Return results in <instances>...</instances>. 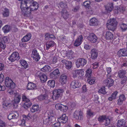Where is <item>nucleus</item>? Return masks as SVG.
I'll list each match as a JSON object with an SVG mask.
<instances>
[{
  "mask_svg": "<svg viewBox=\"0 0 127 127\" xmlns=\"http://www.w3.org/2000/svg\"><path fill=\"white\" fill-rule=\"evenodd\" d=\"M117 24V22L114 18L109 20L107 23V27L108 30L114 31L116 29Z\"/></svg>",
  "mask_w": 127,
  "mask_h": 127,
  "instance_id": "f257e3e1",
  "label": "nucleus"
},
{
  "mask_svg": "<svg viewBox=\"0 0 127 127\" xmlns=\"http://www.w3.org/2000/svg\"><path fill=\"white\" fill-rule=\"evenodd\" d=\"M64 92V90L62 89L54 90L53 92V95L52 96L53 99L54 100L58 99L62 96V94Z\"/></svg>",
  "mask_w": 127,
  "mask_h": 127,
  "instance_id": "f03ea898",
  "label": "nucleus"
},
{
  "mask_svg": "<svg viewBox=\"0 0 127 127\" xmlns=\"http://www.w3.org/2000/svg\"><path fill=\"white\" fill-rule=\"evenodd\" d=\"M21 8L22 14L25 17H28L30 16L31 14V12L32 11L30 8L28 7H24L22 8L21 6Z\"/></svg>",
  "mask_w": 127,
  "mask_h": 127,
  "instance_id": "7ed1b4c3",
  "label": "nucleus"
},
{
  "mask_svg": "<svg viewBox=\"0 0 127 127\" xmlns=\"http://www.w3.org/2000/svg\"><path fill=\"white\" fill-rule=\"evenodd\" d=\"M14 97L12 101L14 106L15 108L17 107V104L19 103L21 99V96L20 94L16 93H14Z\"/></svg>",
  "mask_w": 127,
  "mask_h": 127,
  "instance_id": "20e7f679",
  "label": "nucleus"
},
{
  "mask_svg": "<svg viewBox=\"0 0 127 127\" xmlns=\"http://www.w3.org/2000/svg\"><path fill=\"white\" fill-rule=\"evenodd\" d=\"M35 76L40 78V81L42 83L45 82L47 79L46 75L40 71H37L36 74Z\"/></svg>",
  "mask_w": 127,
  "mask_h": 127,
  "instance_id": "39448f33",
  "label": "nucleus"
},
{
  "mask_svg": "<svg viewBox=\"0 0 127 127\" xmlns=\"http://www.w3.org/2000/svg\"><path fill=\"white\" fill-rule=\"evenodd\" d=\"M86 63V60L84 58H79L76 62V65L78 68L83 67Z\"/></svg>",
  "mask_w": 127,
  "mask_h": 127,
  "instance_id": "423d86ee",
  "label": "nucleus"
},
{
  "mask_svg": "<svg viewBox=\"0 0 127 127\" xmlns=\"http://www.w3.org/2000/svg\"><path fill=\"white\" fill-rule=\"evenodd\" d=\"M5 84L7 87L13 89L15 87V84L11 79L9 77H7L5 79Z\"/></svg>",
  "mask_w": 127,
  "mask_h": 127,
  "instance_id": "0eeeda50",
  "label": "nucleus"
},
{
  "mask_svg": "<svg viewBox=\"0 0 127 127\" xmlns=\"http://www.w3.org/2000/svg\"><path fill=\"white\" fill-rule=\"evenodd\" d=\"M31 57L33 58V60L36 62H38L40 59V56L39 53L35 49H33L32 50Z\"/></svg>",
  "mask_w": 127,
  "mask_h": 127,
  "instance_id": "6e6552de",
  "label": "nucleus"
},
{
  "mask_svg": "<svg viewBox=\"0 0 127 127\" xmlns=\"http://www.w3.org/2000/svg\"><path fill=\"white\" fill-rule=\"evenodd\" d=\"M20 58L17 52H14L8 58V59L11 62H13L15 60H18Z\"/></svg>",
  "mask_w": 127,
  "mask_h": 127,
  "instance_id": "1a4fd4ad",
  "label": "nucleus"
},
{
  "mask_svg": "<svg viewBox=\"0 0 127 127\" xmlns=\"http://www.w3.org/2000/svg\"><path fill=\"white\" fill-rule=\"evenodd\" d=\"M84 72L83 70H75L72 71L73 77L75 78L76 77L83 76L84 74Z\"/></svg>",
  "mask_w": 127,
  "mask_h": 127,
  "instance_id": "9d476101",
  "label": "nucleus"
},
{
  "mask_svg": "<svg viewBox=\"0 0 127 127\" xmlns=\"http://www.w3.org/2000/svg\"><path fill=\"white\" fill-rule=\"evenodd\" d=\"M74 117L77 120H79L83 118L82 112L81 110L76 111L74 114Z\"/></svg>",
  "mask_w": 127,
  "mask_h": 127,
  "instance_id": "9b49d317",
  "label": "nucleus"
},
{
  "mask_svg": "<svg viewBox=\"0 0 127 127\" xmlns=\"http://www.w3.org/2000/svg\"><path fill=\"white\" fill-rule=\"evenodd\" d=\"M33 0H24L21 2V6L22 8L23 7H30Z\"/></svg>",
  "mask_w": 127,
  "mask_h": 127,
  "instance_id": "f8f14e48",
  "label": "nucleus"
},
{
  "mask_svg": "<svg viewBox=\"0 0 127 127\" xmlns=\"http://www.w3.org/2000/svg\"><path fill=\"white\" fill-rule=\"evenodd\" d=\"M60 73L58 69L54 70L53 72L50 73V77L51 78L56 79L60 75Z\"/></svg>",
  "mask_w": 127,
  "mask_h": 127,
  "instance_id": "ddd939ff",
  "label": "nucleus"
},
{
  "mask_svg": "<svg viewBox=\"0 0 127 127\" xmlns=\"http://www.w3.org/2000/svg\"><path fill=\"white\" fill-rule=\"evenodd\" d=\"M55 108L57 109L60 110L62 112H65L66 111L68 108L67 107L60 104H56Z\"/></svg>",
  "mask_w": 127,
  "mask_h": 127,
  "instance_id": "4468645a",
  "label": "nucleus"
},
{
  "mask_svg": "<svg viewBox=\"0 0 127 127\" xmlns=\"http://www.w3.org/2000/svg\"><path fill=\"white\" fill-rule=\"evenodd\" d=\"M114 81L113 79L110 78H108L104 81V84L106 86H107L109 88L112 86L113 84Z\"/></svg>",
  "mask_w": 127,
  "mask_h": 127,
  "instance_id": "2eb2a0df",
  "label": "nucleus"
},
{
  "mask_svg": "<svg viewBox=\"0 0 127 127\" xmlns=\"http://www.w3.org/2000/svg\"><path fill=\"white\" fill-rule=\"evenodd\" d=\"M88 39L92 43H95L97 39V37L94 33H90L87 37Z\"/></svg>",
  "mask_w": 127,
  "mask_h": 127,
  "instance_id": "dca6fc26",
  "label": "nucleus"
},
{
  "mask_svg": "<svg viewBox=\"0 0 127 127\" xmlns=\"http://www.w3.org/2000/svg\"><path fill=\"white\" fill-rule=\"evenodd\" d=\"M68 120L67 117L65 114H63L62 116L58 119V122L62 123H65Z\"/></svg>",
  "mask_w": 127,
  "mask_h": 127,
  "instance_id": "f3484780",
  "label": "nucleus"
},
{
  "mask_svg": "<svg viewBox=\"0 0 127 127\" xmlns=\"http://www.w3.org/2000/svg\"><path fill=\"white\" fill-rule=\"evenodd\" d=\"M117 54L119 57L127 56V50L125 49H121L118 51Z\"/></svg>",
  "mask_w": 127,
  "mask_h": 127,
  "instance_id": "a211bd4d",
  "label": "nucleus"
},
{
  "mask_svg": "<svg viewBox=\"0 0 127 127\" xmlns=\"http://www.w3.org/2000/svg\"><path fill=\"white\" fill-rule=\"evenodd\" d=\"M83 37L82 35H79L75 40L74 43V46L77 47L79 46L83 41Z\"/></svg>",
  "mask_w": 127,
  "mask_h": 127,
  "instance_id": "6ab92c4d",
  "label": "nucleus"
},
{
  "mask_svg": "<svg viewBox=\"0 0 127 127\" xmlns=\"http://www.w3.org/2000/svg\"><path fill=\"white\" fill-rule=\"evenodd\" d=\"M126 122L125 120L122 119L118 120L117 124V127H127L125 125Z\"/></svg>",
  "mask_w": 127,
  "mask_h": 127,
  "instance_id": "aec40b11",
  "label": "nucleus"
},
{
  "mask_svg": "<svg viewBox=\"0 0 127 127\" xmlns=\"http://www.w3.org/2000/svg\"><path fill=\"white\" fill-rule=\"evenodd\" d=\"M80 84L78 82V80H74L72 81L70 85L71 88L75 89L80 87Z\"/></svg>",
  "mask_w": 127,
  "mask_h": 127,
  "instance_id": "412c9836",
  "label": "nucleus"
},
{
  "mask_svg": "<svg viewBox=\"0 0 127 127\" xmlns=\"http://www.w3.org/2000/svg\"><path fill=\"white\" fill-rule=\"evenodd\" d=\"M91 58L93 59H95L97 58L98 55V52L96 50L93 49L91 52Z\"/></svg>",
  "mask_w": 127,
  "mask_h": 127,
  "instance_id": "4be33fe9",
  "label": "nucleus"
},
{
  "mask_svg": "<svg viewBox=\"0 0 127 127\" xmlns=\"http://www.w3.org/2000/svg\"><path fill=\"white\" fill-rule=\"evenodd\" d=\"M31 6L29 7L32 11L37 10L38 7V4L36 1H34L33 0V2L32 3Z\"/></svg>",
  "mask_w": 127,
  "mask_h": 127,
  "instance_id": "5701e85b",
  "label": "nucleus"
},
{
  "mask_svg": "<svg viewBox=\"0 0 127 127\" xmlns=\"http://www.w3.org/2000/svg\"><path fill=\"white\" fill-rule=\"evenodd\" d=\"M61 62L65 65L67 69H69L71 68L72 67V63L71 62L65 60H62Z\"/></svg>",
  "mask_w": 127,
  "mask_h": 127,
  "instance_id": "b1692460",
  "label": "nucleus"
},
{
  "mask_svg": "<svg viewBox=\"0 0 127 127\" xmlns=\"http://www.w3.org/2000/svg\"><path fill=\"white\" fill-rule=\"evenodd\" d=\"M98 21L95 18L93 17L90 21V25L91 26H95L97 25Z\"/></svg>",
  "mask_w": 127,
  "mask_h": 127,
  "instance_id": "393cba45",
  "label": "nucleus"
},
{
  "mask_svg": "<svg viewBox=\"0 0 127 127\" xmlns=\"http://www.w3.org/2000/svg\"><path fill=\"white\" fill-rule=\"evenodd\" d=\"M62 16L64 19H66L68 17L69 14L65 9H63L61 12Z\"/></svg>",
  "mask_w": 127,
  "mask_h": 127,
  "instance_id": "a878e982",
  "label": "nucleus"
},
{
  "mask_svg": "<svg viewBox=\"0 0 127 127\" xmlns=\"http://www.w3.org/2000/svg\"><path fill=\"white\" fill-rule=\"evenodd\" d=\"M31 34L30 33H28L24 36L22 39V42H27L28 41L31 39Z\"/></svg>",
  "mask_w": 127,
  "mask_h": 127,
  "instance_id": "bb28decb",
  "label": "nucleus"
},
{
  "mask_svg": "<svg viewBox=\"0 0 127 127\" xmlns=\"http://www.w3.org/2000/svg\"><path fill=\"white\" fill-rule=\"evenodd\" d=\"M55 44V42L53 41H51L47 42L46 43V49L48 50L50 47L53 46Z\"/></svg>",
  "mask_w": 127,
  "mask_h": 127,
  "instance_id": "cd10ccee",
  "label": "nucleus"
},
{
  "mask_svg": "<svg viewBox=\"0 0 127 127\" xmlns=\"http://www.w3.org/2000/svg\"><path fill=\"white\" fill-rule=\"evenodd\" d=\"M60 81L63 84H65L67 82V76L65 74H62L60 76Z\"/></svg>",
  "mask_w": 127,
  "mask_h": 127,
  "instance_id": "c85d7f7f",
  "label": "nucleus"
},
{
  "mask_svg": "<svg viewBox=\"0 0 127 127\" xmlns=\"http://www.w3.org/2000/svg\"><path fill=\"white\" fill-rule=\"evenodd\" d=\"M36 86L35 84L30 82L27 85V88L28 90H35L36 89Z\"/></svg>",
  "mask_w": 127,
  "mask_h": 127,
  "instance_id": "c756f323",
  "label": "nucleus"
},
{
  "mask_svg": "<svg viewBox=\"0 0 127 127\" xmlns=\"http://www.w3.org/2000/svg\"><path fill=\"white\" fill-rule=\"evenodd\" d=\"M125 99L126 98L124 95H120L119 97V99L118 100V104L119 105H121Z\"/></svg>",
  "mask_w": 127,
  "mask_h": 127,
  "instance_id": "7c9ffc66",
  "label": "nucleus"
},
{
  "mask_svg": "<svg viewBox=\"0 0 127 127\" xmlns=\"http://www.w3.org/2000/svg\"><path fill=\"white\" fill-rule=\"evenodd\" d=\"M105 37L107 39L112 40L113 38V34L109 31H107Z\"/></svg>",
  "mask_w": 127,
  "mask_h": 127,
  "instance_id": "2f4dec72",
  "label": "nucleus"
},
{
  "mask_svg": "<svg viewBox=\"0 0 127 127\" xmlns=\"http://www.w3.org/2000/svg\"><path fill=\"white\" fill-rule=\"evenodd\" d=\"M106 9L108 12L111 11L113 8V4L111 3H109L105 7Z\"/></svg>",
  "mask_w": 127,
  "mask_h": 127,
  "instance_id": "473e14b6",
  "label": "nucleus"
},
{
  "mask_svg": "<svg viewBox=\"0 0 127 127\" xmlns=\"http://www.w3.org/2000/svg\"><path fill=\"white\" fill-rule=\"evenodd\" d=\"M2 14L4 17H7L9 16V11L8 9L6 8H4L2 10Z\"/></svg>",
  "mask_w": 127,
  "mask_h": 127,
  "instance_id": "72a5a7b5",
  "label": "nucleus"
},
{
  "mask_svg": "<svg viewBox=\"0 0 127 127\" xmlns=\"http://www.w3.org/2000/svg\"><path fill=\"white\" fill-rule=\"evenodd\" d=\"M41 71L44 72H50L51 71V69L50 66L46 65L41 68Z\"/></svg>",
  "mask_w": 127,
  "mask_h": 127,
  "instance_id": "f704fd0d",
  "label": "nucleus"
},
{
  "mask_svg": "<svg viewBox=\"0 0 127 127\" xmlns=\"http://www.w3.org/2000/svg\"><path fill=\"white\" fill-rule=\"evenodd\" d=\"M39 110L38 106L37 105H33L32 107L30 108V111L32 113L38 111Z\"/></svg>",
  "mask_w": 127,
  "mask_h": 127,
  "instance_id": "c9c22d12",
  "label": "nucleus"
},
{
  "mask_svg": "<svg viewBox=\"0 0 127 127\" xmlns=\"http://www.w3.org/2000/svg\"><path fill=\"white\" fill-rule=\"evenodd\" d=\"M91 70L89 68L86 71L85 76L87 79L88 78H90L91 77L92 74Z\"/></svg>",
  "mask_w": 127,
  "mask_h": 127,
  "instance_id": "e433bc0d",
  "label": "nucleus"
},
{
  "mask_svg": "<svg viewBox=\"0 0 127 127\" xmlns=\"http://www.w3.org/2000/svg\"><path fill=\"white\" fill-rule=\"evenodd\" d=\"M20 62L22 65L24 66L25 68L26 69L28 67L29 65L28 64L25 60H20Z\"/></svg>",
  "mask_w": 127,
  "mask_h": 127,
  "instance_id": "4c0bfd02",
  "label": "nucleus"
},
{
  "mask_svg": "<svg viewBox=\"0 0 127 127\" xmlns=\"http://www.w3.org/2000/svg\"><path fill=\"white\" fill-rule=\"evenodd\" d=\"M32 104V103L31 101L25 102L23 104L24 107L25 109H27L31 106Z\"/></svg>",
  "mask_w": 127,
  "mask_h": 127,
  "instance_id": "58836bf2",
  "label": "nucleus"
},
{
  "mask_svg": "<svg viewBox=\"0 0 127 127\" xmlns=\"http://www.w3.org/2000/svg\"><path fill=\"white\" fill-rule=\"evenodd\" d=\"M48 96L47 95H41L38 97V99L40 100H47L48 99Z\"/></svg>",
  "mask_w": 127,
  "mask_h": 127,
  "instance_id": "ea45409f",
  "label": "nucleus"
},
{
  "mask_svg": "<svg viewBox=\"0 0 127 127\" xmlns=\"http://www.w3.org/2000/svg\"><path fill=\"white\" fill-rule=\"evenodd\" d=\"M3 32L5 33H7L9 32L11 29L10 27L8 25H6L2 28Z\"/></svg>",
  "mask_w": 127,
  "mask_h": 127,
  "instance_id": "a19ab883",
  "label": "nucleus"
},
{
  "mask_svg": "<svg viewBox=\"0 0 127 127\" xmlns=\"http://www.w3.org/2000/svg\"><path fill=\"white\" fill-rule=\"evenodd\" d=\"M48 85L51 88H53L55 86V81L54 80H50L48 81Z\"/></svg>",
  "mask_w": 127,
  "mask_h": 127,
  "instance_id": "79ce46f5",
  "label": "nucleus"
},
{
  "mask_svg": "<svg viewBox=\"0 0 127 127\" xmlns=\"http://www.w3.org/2000/svg\"><path fill=\"white\" fill-rule=\"evenodd\" d=\"M117 93L118 92H114L111 96L109 98V100L110 101H112L113 99H115Z\"/></svg>",
  "mask_w": 127,
  "mask_h": 127,
  "instance_id": "37998d69",
  "label": "nucleus"
},
{
  "mask_svg": "<svg viewBox=\"0 0 127 127\" xmlns=\"http://www.w3.org/2000/svg\"><path fill=\"white\" fill-rule=\"evenodd\" d=\"M87 81L89 84L92 85L95 84V79L92 78L91 77L90 78H88L87 79Z\"/></svg>",
  "mask_w": 127,
  "mask_h": 127,
  "instance_id": "c03bdc74",
  "label": "nucleus"
},
{
  "mask_svg": "<svg viewBox=\"0 0 127 127\" xmlns=\"http://www.w3.org/2000/svg\"><path fill=\"white\" fill-rule=\"evenodd\" d=\"M126 72V71L125 70H122L119 71L118 74L119 77L121 78L123 77V76L125 74Z\"/></svg>",
  "mask_w": 127,
  "mask_h": 127,
  "instance_id": "a18cd8bd",
  "label": "nucleus"
},
{
  "mask_svg": "<svg viewBox=\"0 0 127 127\" xmlns=\"http://www.w3.org/2000/svg\"><path fill=\"white\" fill-rule=\"evenodd\" d=\"M98 92L100 94H101L104 95L106 93V92L105 90V88L104 87H102L99 90Z\"/></svg>",
  "mask_w": 127,
  "mask_h": 127,
  "instance_id": "49530a36",
  "label": "nucleus"
},
{
  "mask_svg": "<svg viewBox=\"0 0 127 127\" xmlns=\"http://www.w3.org/2000/svg\"><path fill=\"white\" fill-rule=\"evenodd\" d=\"M94 113L90 109H89L87 110V114L90 117H93L94 115Z\"/></svg>",
  "mask_w": 127,
  "mask_h": 127,
  "instance_id": "de8ad7c7",
  "label": "nucleus"
},
{
  "mask_svg": "<svg viewBox=\"0 0 127 127\" xmlns=\"http://www.w3.org/2000/svg\"><path fill=\"white\" fill-rule=\"evenodd\" d=\"M50 122L51 121L49 119V117H48L47 118H44L43 123L45 125H48L49 124Z\"/></svg>",
  "mask_w": 127,
  "mask_h": 127,
  "instance_id": "09e8293b",
  "label": "nucleus"
},
{
  "mask_svg": "<svg viewBox=\"0 0 127 127\" xmlns=\"http://www.w3.org/2000/svg\"><path fill=\"white\" fill-rule=\"evenodd\" d=\"M106 116L105 115H102L101 116H99L98 118V121L100 122H102L103 121L105 120Z\"/></svg>",
  "mask_w": 127,
  "mask_h": 127,
  "instance_id": "8fccbe9b",
  "label": "nucleus"
},
{
  "mask_svg": "<svg viewBox=\"0 0 127 127\" xmlns=\"http://www.w3.org/2000/svg\"><path fill=\"white\" fill-rule=\"evenodd\" d=\"M120 27L122 31H125L127 29V25L126 24L123 23L121 25Z\"/></svg>",
  "mask_w": 127,
  "mask_h": 127,
  "instance_id": "3c124183",
  "label": "nucleus"
},
{
  "mask_svg": "<svg viewBox=\"0 0 127 127\" xmlns=\"http://www.w3.org/2000/svg\"><path fill=\"white\" fill-rule=\"evenodd\" d=\"M60 38V40H61L63 42H65L67 40V37L64 35H61ZM64 42H63L64 43Z\"/></svg>",
  "mask_w": 127,
  "mask_h": 127,
  "instance_id": "603ef678",
  "label": "nucleus"
},
{
  "mask_svg": "<svg viewBox=\"0 0 127 127\" xmlns=\"http://www.w3.org/2000/svg\"><path fill=\"white\" fill-rule=\"evenodd\" d=\"M59 5L61 7L63 8H65L67 7L66 3L65 2H60Z\"/></svg>",
  "mask_w": 127,
  "mask_h": 127,
  "instance_id": "864d4df0",
  "label": "nucleus"
},
{
  "mask_svg": "<svg viewBox=\"0 0 127 127\" xmlns=\"http://www.w3.org/2000/svg\"><path fill=\"white\" fill-rule=\"evenodd\" d=\"M22 99L23 101L25 102H26L30 101L29 99L25 95H23L22 96Z\"/></svg>",
  "mask_w": 127,
  "mask_h": 127,
  "instance_id": "5fc2aeb1",
  "label": "nucleus"
},
{
  "mask_svg": "<svg viewBox=\"0 0 127 127\" xmlns=\"http://www.w3.org/2000/svg\"><path fill=\"white\" fill-rule=\"evenodd\" d=\"M13 116V119L17 118L19 116V115L18 113L17 112L14 111L11 113Z\"/></svg>",
  "mask_w": 127,
  "mask_h": 127,
  "instance_id": "6e6d98bb",
  "label": "nucleus"
},
{
  "mask_svg": "<svg viewBox=\"0 0 127 127\" xmlns=\"http://www.w3.org/2000/svg\"><path fill=\"white\" fill-rule=\"evenodd\" d=\"M90 4V2L89 1H86L83 3L84 6L86 7H89Z\"/></svg>",
  "mask_w": 127,
  "mask_h": 127,
  "instance_id": "4d7b16f0",
  "label": "nucleus"
},
{
  "mask_svg": "<svg viewBox=\"0 0 127 127\" xmlns=\"http://www.w3.org/2000/svg\"><path fill=\"white\" fill-rule=\"evenodd\" d=\"M121 84H123L125 83L127 80V77L126 76H124L122 77Z\"/></svg>",
  "mask_w": 127,
  "mask_h": 127,
  "instance_id": "13d9d810",
  "label": "nucleus"
},
{
  "mask_svg": "<svg viewBox=\"0 0 127 127\" xmlns=\"http://www.w3.org/2000/svg\"><path fill=\"white\" fill-rule=\"evenodd\" d=\"M11 89H9L7 91V92L10 95H14V93H16V92L13 91Z\"/></svg>",
  "mask_w": 127,
  "mask_h": 127,
  "instance_id": "bf43d9fd",
  "label": "nucleus"
},
{
  "mask_svg": "<svg viewBox=\"0 0 127 127\" xmlns=\"http://www.w3.org/2000/svg\"><path fill=\"white\" fill-rule=\"evenodd\" d=\"M105 120L106 121V123L105 124V125L106 126H107L110 124V119L106 117Z\"/></svg>",
  "mask_w": 127,
  "mask_h": 127,
  "instance_id": "052dcab7",
  "label": "nucleus"
},
{
  "mask_svg": "<svg viewBox=\"0 0 127 127\" xmlns=\"http://www.w3.org/2000/svg\"><path fill=\"white\" fill-rule=\"evenodd\" d=\"M6 126L5 123L0 120V127H6Z\"/></svg>",
  "mask_w": 127,
  "mask_h": 127,
  "instance_id": "680f3d73",
  "label": "nucleus"
},
{
  "mask_svg": "<svg viewBox=\"0 0 127 127\" xmlns=\"http://www.w3.org/2000/svg\"><path fill=\"white\" fill-rule=\"evenodd\" d=\"M79 8V7L78 6H77L76 7H74L72 9V11L74 12H75L78 11Z\"/></svg>",
  "mask_w": 127,
  "mask_h": 127,
  "instance_id": "e2e57ef3",
  "label": "nucleus"
},
{
  "mask_svg": "<svg viewBox=\"0 0 127 127\" xmlns=\"http://www.w3.org/2000/svg\"><path fill=\"white\" fill-rule=\"evenodd\" d=\"M98 63L96 62L93 63L92 64V67L93 69H95L97 68L98 65Z\"/></svg>",
  "mask_w": 127,
  "mask_h": 127,
  "instance_id": "0e129e2a",
  "label": "nucleus"
},
{
  "mask_svg": "<svg viewBox=\"0 0 127 127\" xmlns=\"http://www.w3.org/2000/svg\"><path fill=\"white\" fill-rule=\"evenodd\" d=\"M82 92L85 93L87 91V89L86 87V85H84L82 88Z\"/></svg>",
  "mask_w": 127,
  "mask_h": 127,
  "instance_id": "69168bd1",
  "label": "nucleus"
},
{
  "mask_svg": "<svg viewBox=\"0 0 127 127\" xmlns=\"http://www.w3.org/2000/svg\"><path fill=\"white\" fill-rule=\"evenodd\" d=\"M2 40L1 38L0 37V44L1 46V48L3 49H4L5 48V45H4L2 42Z\"/></svg>",
  "mask_w": 127,
  "mask_h": 127,
  "instance_id": "338daca9",
  "label": "nucleus"
},
{
  "mask_svg": "<svg viewBox=\"0 0 127 127\" xmlns=\"http://www.w3.org/2000/svg\"><path fill=\"white\" fill-rule=\"evenodd\" d=\"M26 120L23 119V117L22 120L21 121V123L19 124V125L21 126H25V121Z\"/></svg>",
  "mask_w": 127,
  "mask_h": 127,
  "instance_id": "774afa93",
  "label": "nucleus"
}]
</instances>
